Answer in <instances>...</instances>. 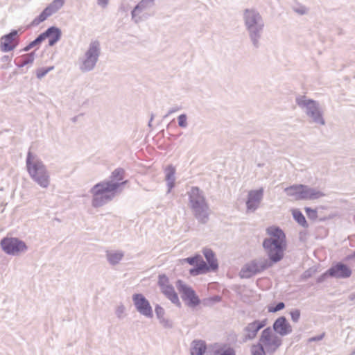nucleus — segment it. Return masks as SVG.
I'll list each match as a JSON object with an SVG mask.
<instances>
[{
    "mask_svg": "<svg viewBox=\"0 0 355 355\" xmlns=\"http://www.w3.org/2000/svg\"><path fill=\"white\" fill-rule=\"evenodd\" d=\"M127 182V180L121 182L103 181L95 184L91 189L92 206L99 207L110 202L115 197L119 188Z\"/></svg>",
    "mask_w": 355,
    "mask_h": 355,
    "instance_id": "2",
    "label": "nucleus"
},
{
    "mask_svg": "<svg viewBox=\"0 0 355 355\" xmlns=\"http://www.w3.org/2000/svg\"><path fill=\"white\" fill-rule=\"evenodd\" d=\"M175 168L172 165L168 166L165 169V180L167 182V185L168 187V192L171 189L174 187L175 184Z\"/></svg>",
    "mask_w": 355,
    "mask_h": 355,
    "instance_id": "23",
    "label": "nucleus"
},
{
    "mask_svg": "<svg viewBox=\"0 0 355 355\" xmlns=\"http://www.w3.org/2000/svg\"><path fill=\"white\" fill-rule=\"evenodd\" d=\"M263 189L252 190L248 193L246 202L247 210L253 212L255 211L263 198Z\"/></svg>",
    "mask_w": 355,
    "mask_h": 355,
    "instance_id": "16",
    "label": "nucleus"
},
{
    "mask_svg": "<svg viewBox=\"0 0 355 355\" xmlns=\"http://www.w3.org/2000/svg\"><path fill=\"white\" fill-rule=\"evenodd\" d=\"M324 336V334H322V335H320L319 336L311 338H309V340L310 342H311V341H316V340H320L321 339L323 338Z\"/></svg>",
    "mask_w": 355,
    "mask_h": 355,
    "instance_id": "42",
    "label": "nucleus"
},
{
    "mask_svg": "<svg viewBox=\"0 0 355 355\" xmlns=\"http://www.w3.org/2000/svg\"><path fill=\"white\" fill-rule=\"evenodd\" d=\"M320 190L303 184L290 186V196L295 200H315L324 196Z\"/></svg>",
    "mask_w": 355,
    "mask_h": 355,
    "instance_id": "9",
    "label": "nucleus"
},
{
    "mask_svg": "<svg viewBox=\"0 0 355 355\" xmlns=\"http://www.w3.org/2000/svg\"><path fill=\"white\" fill-rule=\"evenodd\" d=\"M200 259V256L198 255V256H196L193 257H189V258L184 259L182 261H183V262L187 261L190 265H193L195 263H197Z\"/></svg>",
    "mask_w": 355,
    "mask_h": 355,
    "instance_id": "37",
    "label": "nucleus"
},
{
    "mask_svg": "<svg viewBox=\"0 0 355 355\" xmlns=\"http://www.w3.org/2000/svg\"><path fill=\"white\" fill-rule=\"evenodd\" d=\"M209 268V266H207L206 263L200 258L197 263V267L196 268L191 269L189 272L191 275L195 276L208 272Z\"/></svg>",
    "mask_w": 355,
    "mask_h": 355,
    "instance_id": "26",
    "label": "nucleus"
},
{
    "mask_svg": "<svg viewBox=\"0 0 355 355\" xmlns=\"http://www.w3.org/2000/svg\"><path fill=\"white\" fill-rule=\"evenodd\" d=\"M155 0H141L131 12L132 21L136 24L140 22L143 19L140 14L153 8Z\"/></svg>",
    "mask_w": 355,
    "mask_h": 355,
    "instance_id": "15",
    "label": "nucleus"
},
{
    "mask_svg": "<svg viewBox=\"0 0 355 355\" xmlns=\"http://www.w3.org/2000/svg\"><path fill=\"white\" fill-rule=\"evenodd\" d=\"M189 205L197 219L203 220L208 216L209 207L205 198L198 187H192L189 192Z\"/></svg>",
    "mask_w": 355,
    "mask_h": 355,
    "instance_id": "6",
    "label": "nucleus"
},
{
    "mask_svg": "<svg viewBox=\"0 0 355 355\" xmlns=\"http://www.w3.org/2000/svg\"><path fill=\"white\" fill-rule=\"evenodd\" d=\"M53 69V67H49L47 68H39L37 70L36 76L37 78L39 79H42L43 77H44L49 71Z\"/></svg>",
    "mask_w": 355,
    "mask_h": 355,
    "instance_id": "31",
    "label": "nucleus"
},
{
    "mask_svg": "<svg viewBox=\"0 0 355 355\" xmlns=\"http://www.w3.org/2000/svg\"><path fill=\"white\" fill-rule=\"evenodd\" d=\"M206 350L205 342L202 340H194L191 344V355H202Z\"/></svg>",
    "mask_w": 355,
    "mask_h": 355,
    "instance_id": "24",
    "label": "nucleus"
},
{
    "mask_svg": "<svg viewBox=\"0 0 355 355\" xmlns=\"http://www.w3.org/2000/svg\"><path fill=\"white\" fill-rule=\"evenodd\" d=\"M284 190H285L286 191H287L288 190V188H287V187H286V188H285V189H284Z\"/></svg>",
    "mask_w": 355,
    "mask_h": 355,
    "instance_id": "45",
    "label": "nucleus"
},
{
    "mask_svg": "<svg viewBox=\"0 0 355 355\" xmlns=\"http://www.w3.org/2000/svg\"><path fill=\"white\" fill-rule=\"evenodd\" d=\"M1 62H10V60H11V57H10V56H9V55H3V56L1 58Z\"/></svg>",
    "mask_w": 355,
    "mask_h": 355,
    "instance_id": "43",
    "label": "nucleus"
},
{
    "mask_svg": "<svg viewBox=\"0 0 355 355\" xmlns=\"http://www.w3.org/2000/svg\"><path fill=\"white\" fill-rule=\"evenodd\" d=\"M108 1L109 0H98V4L103 8H105L108 4Z\"/></svg>",
    "mask_w": 355,
    "mask_h": 355,
    "instance_id": "41",
    "label": "nucleus"
},
{
    "mask_svg": "<svg viewBox=\"0 0 355 355\" xmlns=\"http://www.w3.org/2000/svg\"><path fill=\"white\" fill-rule=\"evenodd\" d=\"M305 211H306V214L307 215V217L310 219V220H315L317 218V211L316 209H311L309 207H306L305 208Z\"/></svg>",
    "mask_w": 355,
    "mask_h": 355,
    "instance_id": "36",
    "label": "nucleus"
},
{
    "mask_svg": "<svg viewBox=\"0 0 355 355\" xmlns=\"http://www.w3.org/2000/svg\"><path fill=\"white\" fill-rule=\"evenodd\" d=\"M268 322L267 319H264L263 320H256L251 323H250L246 327V331H248V338L250 339L253 338L256 336L259 330L261 328L264 327Z\"/></svg>",
    "mask_w": 355,
    "mask_h": 355,
    "instance_id": "20",
    "label": "nucleus"
},
{
    "mask_svg": "<svg viewBox=\"0 0 355 355\" xmlns=\"http://www.w3.org/2000/svg\"><path fill=\"white\" fill-rule=\"evenodd\" d=\"M155 313L159 318H162L165 313L164 309L158 305L155 307Z\"/></svg>",
    "mask_w": 355,
    "mask_h": 355,
    "instance_id": "38",
    "label": "nucleus"
},
{
    "mask_svg": "<svg viewBox=\"0 0 355 355\" xmlns=\"http://www.w3.org/2000/svg\"><path fill=\"white\" fill-rule=\"evenodd\" d=\"M243 19L250 40L256 49L259 47V40L264 28V21L259 12L254 9L244 10Z\"/></svg>",
    "mask_w": 355,
    "mask_h": 355,
    "instance_id": "3",
    "label": "nucleus"
},
{
    "mask_svg": "<svg viewBox=\"0 0 355 355\" xmlns=\"http://www.w3.org/2000/svg\"><path fill=\"white\" fill-rule=\"evenodd\" d=\"M179 110H180V107H178V106L171 108V109L168 110V112L167 114H166L164 117H167V116H169V115H171V114H173V113H174V112H175L178 111Z\"/></svg>",
    "mask_w": 355,
    "mask_h": 355,
    "instance_id": "40",
    "label": "nucleus"
},
{
    "mask_svg": "<svg viewBox=\"0 0 355 355\" xmlns=\"http://www.w3.org/2000/svg\"><path fill=\"white\" fill-rule=\"evenodd\" d=\"M109 261L113 264L117 263L123 257L121 252H109L107 254Z\"/></svg>",
    "mask_w": 355,
    "mask_h": 355,
    "instance_id": "30",
    "label": "nucleus"
},
{
    "mask_svg": "<svg viewBox=\"0 0 355 355\" xmlns=\"http://www.w3.org/2000/svg\"><path fill=\"white\" fill-rule=\"evenodd\" d=\"M274 330L282 336L286 335L288 333V324L285 317H279L273 324Z\"/></svg>",
    "mask_w": 355,
    "mask_h": 355,
    "instance_id": "21",
    "label": "nucleus"
},
{
    "mask_svg": "<svg viewBox=\"0 0 355 355\" xmlns=\"http://www.w3.org/2000/svg\"><path fill=\"white\" fill-rule=\"evenodd\" d=\"M158 285L162 293L168 300L178 306L181 305L178 294L175 291L173 286L169 283V279L166 275H162L159 276Z\"/></svg>",
    "mask_w": 355,
    "mask_h": 355,
    "instance_id": "10",
    "label": "nucleus"
},
{
    "mask_svg": "<svg viewBox=\"0 0 355 355\" xmlns=\"http://www.w3.org/2000/svg\"><path fill=\"white\" fill-rule=\"evenodd\" d=\"M1 245L5 252L10 254H16L26 250V244L15 238L3 239Z\"/></svg>",
    "mask_w": 355,
    "mask_h": 355,
    "instance_id": "12",
    "label": "nucleus"
},
{
    "mask_svg": "<svg viewBox=\"0 0 355 355\" xmlns=\"http://www.w3.org/2000/svg\"><path fill=\"white\" fill-rule=\"evenodd\" d=\"M64 0H53L39 16L35 17L32 21L33 26H37L41 22L45 21L49 17L58 12L64 5Z\"/></svg>",
    "mask_w": 355,
    "mask_h": 355,
    "instance_id": "11",
    "label": "nucleus"
},
{
    "mask_svg": "<svg viewBox=\"0 0 355 355\" xmlns=\"http://www.w3.org/2000/svg\"><path fill=\"white\" fill-rule=\"evenodd\" d=\"M327 274L336 278H348L352 275V270L347 265L337 263L328 270Z\"/></svg>",
    "mask_w": 355,
    "mask_h": 355,
    "instance_id": "18",
    "label": "nucleus"
},
{
    "mask_svg": "<svg viewBox=\"0 0 355 355\" xmlns=\"http://www.w3.org/2000/svg\"><path fill=\"white\" fill-rule=\"evenodd\" d=\"M178 125L180 127L185 128L187 127V116L185 114H182L178 117Z\"/></svg>",
    "mask_w": 355,
    "mask_h": 355,
    "instance_id": "33",
    "label": "nucleus"
},
{
    "mask_svg": "<svg viewBox=\"0 0 355 355\" xmlns=\"http://www.w3.org/2000/svg\"><path fill=\"white\" fill-rule=\"evenodd\" d=\"M125 174L124 169L121 168H116L112 173L110 176V180L113 182H119V181L122 180L123 179V176Z\"/></svg>",
    "mask_w": 355,
    "mask_h": 355,
    "instance_id": "27",
    "label": "nucleus"
},
{
    "mask_svg": "<svg viewBox=\"0 0 355 355\" xmlns=\"http://www.w3.org/2000/svg\"><path fill=\"white\" fill-rule=\"evenodd\" d=\"M28 173L32 180L42 189H47L51 183L50 172L37 155L28 151L26 159Z\"/></svg>",
    "mask_w": 355,
    "mask_h": 355,
    "instance_id": "1",
    "label": "nucleus"
},
{
    "mask_svg": "<svg viewBox=\"0 0 355 355\" xmlns=\"http://www.w3.org/2000/svg\"><path fill=\"white\" fill-rule=\"evenodd\" d=\"M281 345V340L272 334L270 328L262 331L260 343L254 345L252 347V355H265L263 347L267 351H275Z\"/></svg>",
    "mask_w": 355,
    "mask_h": 355,
    "instance_id": "8",
    "label": "nucleus"
},
{
    "mask_svg": "<svg viewBox=\"0 0 355 355\" xmlns=\"http://www.w3.org/2000/svg\"><path fill=\"white\" fill-rule=\"evenodd\" d=\"M35 52L24 54L15 60V64L17 67L21 68L26 65L32 64L35 60Z\"/></svg>",
    "mask_w": 355,
    "mask_h": 355,
    "instance_id": "22",
    "label": "nucleus"
},
{
    "mask_svg": "<svg viewBox=\"0 0 355 355\" xmlns=\"http://www.w3.org/2000/svg\"><path fill=\"white\" fill-rule=\"evenodd\" d=\"M203 254L209 265V268L216 270L218 268V262L215 258V254L210 249H204Z\"/></svg>",
    "mask_w": 355,
    "mask_h": 355,
    "instance_id": "25",
    "label": "nucleus"
},
{
    "mask_svg": "<svg viewBox=\"0 0 355 355\" xmlns=\"http://www.w3.org/2000/svg\"><path fill=\"white\" fill-rule=\"evenodd\" d=\"M270 238L264 240L263 246L270 258L271 263L280 261L284 255L282 244L285 236L282 231L278 228H270L268 230Z\"/></svg>",
    "mask_w": 355,
    "mask_h": 355,
    "instance_id": "4",
    "label": "nucleus"
},
{
    "mask_svg": "<svg viewBox=\"0 0 355 355\" xmlns=\"http://www.w3.org/2000/svg\"><path fill=\"white\" fill-rule=\"evenodd\" d=\"M101 44L98 40L92 41L81 58L80 69L83 72H88L93 70L98 60L101 55Z\"/></svg>",
    "mask_w": 355,
    "mask_h": 355,
    "instance_id": "7",
    "label": "nucleus"
},
{
    "mask_svg": "<svg viewBox=\"0 0 355 355\" xmlns=\"http://www.w3.org/2000/svg\"><path fill=\"white\" fill-rule=\"evenodd\" d=\"M19 31H21V28L12 30L8 34L2 36L0 47L3 52L12 51L16 47L17 44H14L13 42L18 36Z\"/></svg>",
    "mask_w": 355,
    "mask_h": 355,
    "instance_id": "17",
    "label": "nucleus"
},
{
    "mask_svg": "<svg viewBox=\"0 0 355 355\" xmlns=\"http://www.w3.org/2000/svg\"><path fill=\"white\" fill-rule=\"evenodd\" d=\"M293 10L300 15H304L308 13L309 8L305 6L296 3L292 6Z\"/></svg>",
    "mask_w": 355,
    "mask_h": 355,
    "instance_id": "28",
    "label": "nucleus"
},
{
    "mask_svg": "<svg viewBox=\"0 0 355 355\" xmlns=\"http://www.w3.org/2000/svg\"><path fill=\"white\" fill-rule=\"evenodd\" d=\"M176 285L179 292L182 294L183 300L186 301L189 306H195L200 303V300L195 291L184 284L182 281L178 280Z\"/></svg>",
    "mask_w": 355,
    "mask_h": 355,
    "instance_id": "13",
    "label": "nucleus"
},
{
    "mask_svg": "<svg viewBox=\"0 0 355 355\" xmlns=\"http://www.w3.org/2000/svg\"><path fill=\"white\" fill-rule=\"evenodd\" d=\"M220 355H235V351L233 348L224 346L220 351L217 352Z\"/></svg>",
    "mask_w": 355,
    "mask_h": 355,
    "instance_id": "34",
    "label": "nucleus"
},
{
    "mask_svg": "<svg viewBox=\"0 0 355 355\" xmlns=\"http://www.w3.org/2000/svg\"><path fill=\"white\" fill-rule=\"evenodd\" d=\"M296 103L301 108L305 109V112L312 123L320 125H325L323 112L317 101L308 99L305 96H298Z\"/></svg>",
    "mask_w": 355,
    "mask_h": 355,
    "instance_id": "5",
    "label": "nucleus"
},
{
    "mask_svg": "<svg viewBox=\"0 0 355 355\" xmlns=\"http://www.w3.org/2000/svg\"><path fill=\"white\" fill-rule=\"evenodd\" d=\"M43 41L42 37L41 34H40L33 41L31 42L26 47H24L23 51H28L34 47L39 46Z\"/></svg>",
    "mask_w": 355,
    "mask_h": 355,
    "instance_id": "29",
    "label": "nucleus"
},
{
    "mask_svg": "<svg viewBox=\"0 0 355 355\" xmlns=\"http://www.w3.org/2000/svg\"><path fill=\"white\" fill-rule=\"evenodd\" d=\"M43 40L49 39V46H53L62 37L61 30L56 26H51L41 33Z\"/></svg>",
    "mask_w": 355,
    "mask_h": 355,
    "instance_id": "19",
    "label": "nucleus"
},
{
    "mask_svg": "<svg viewBox=\"0 0 355 355\" xmlns=\"http://www.w3.org/2000/svg\"><path fill=\"white\" fill-rule=\"evenodd\" d=\"M284 306L285 305L283 302L278 303L275 306L270 305L268 306V311L270 313H275L283 309Z\"/></svg>",
    "mask_w": 355,
    "mask_h": 355,
    "instance_id": "35",
    "label": "nucleus"
},
{
    "mask_svg": "<svg viewBox=\"0 0 355 355\" xmlns=\"http://www.w3.org/2000/svg\"><path fill=\"white\" fill-rule=\"evenodd\" d=\"M134 304L137 311L147 316L152 317L153 311L149 302L141 294H135L132 297Z\"/></svg>",
    "mask_w": 355,
    "mask_h": 355,
    "instance_id": "14",
    "label": "nucleus"
},
{
    "mask_svg": "<svg viewBox=\"0 0 355 355\" xmlns=\"http://www.w3.org/2000/svg\"><path fill=\"white\" fill-rule=\"evenodd\" d=\"M292 214L297 222H306L305 217L300 210L296 209H293Z\"/></svg>",
    "mask_w": 355,
    "mask_h": 355,
    "instance_id": "32",
    "label": "nucleus"
},
{
    "mask_svg": "<svg viewBox=\"0 0 355 355\" xmlns=\"http://www.w3.org/2000/svg\"><path fill=\"white\" fill-rule=\"evenodd\" d=\"M300 313L299 311H295L291 313L292 319L294 321H297L300 318Z\"/></svg>",
    "mask_w": 355,
    "mask_h": 355,
    "instance_id": "39",
    "label": "nucleus"
},
{
    "mask_svg": "<svg viewBox=\"0 0 355 355\" xmlns=\"http://www.w3.org/2000/svg\"><path fill=\"white\" fill-rule=\"evenodd\" d=\"M153 117H154V115L152 114H151L150 119V121H149V123H148V125H149L150 127L151 126V123H152V121H153Z\"/></svg>",
    "mask_w": 355,
    "mask_h": 355,
    "instance_id": "44",
    "label": "nucleus"
}]
</instances>
